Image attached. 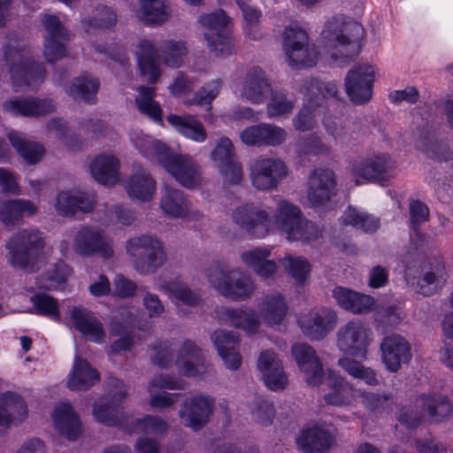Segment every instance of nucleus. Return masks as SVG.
Segmentation results:
<instances>
[{"mask_svg":"<svg viewBox=\"0 0 453 453\" xmlns=\"http://www.w3.org/2000/svg\"><path fill=\"white\" fill-rule=\"evenodd\" d=\"M288 50L284 51L288 62L293 68H305L311 67L316 65L320 51L313 44H310L309 41L303 45H298L297 47H292L289 44Z\"/></svg>","mask_w":453,"mask_h":453,"instance_id":"603ef678","label":"nucleus"},{"mask_svg":"<svg viewBox=\"0 0 453 453\" xmlns=\"http://www.w3.org/2000/svg\"><path fill=\"white\" fill-rule=\"evenodd\" d=\"M64 257H69L72 252L81 257L98 255L103 258L113 256L112 242L105 232L99 227L82 226L73 232L72 245L64 240L59 245Z\"/></svg>","mask_w":453,"mask_h":453,"instance_id":"423d86ee","label":"nucleus"},{"mask_svg":"<svg viewBox=\"0 0 453 453\" xmlns=\"http://www.w3.org/2000/svg\"><path fill=\"white\" fill-rule=\"evenodd\" d=\"M96 203V196L92 191L62 190L58 192L54 207L62 216H73L77 211L90 212Z\"/></svg>","mask_w":453,"mask_h":453,"instance_id":"4be33fe9","label":"nucleus"},{"mask_svg":"<svg viewBox=\"0 0 453 453\" xmlns=\"http://www.w3.org/2000/svg\"><path fill=\"white\" fill-rule=\"evenodd\" d=\"M372 341V331L358 319L349 321L337 332V347L340 351L362 360L366 359Z\"/></svg>","mask_w":453,"mask_h":453,"instance_id":"4468645a","label":"nucleus"},{"mask_svg":"<svg viewBox=\"0 0 453 453\" xmlns=\"http://www.w3.org/2000/svg\"><path fill=\"white\" fill-rule=\"evenodd\" d=\"M3 108L5 112L13 116L35 117L54 111L56 105L51 99L27 97L7 100Z\"/></svg>","mask_w":453,"mask_h":453,"instance_id":"72a5a7b5","label":"nucleus"},{"mask_svg":"<svg viewBox=\"0 0 453 453\" xmlns=\"http://www.w3.org/2000/svg\"><path fill=\"white\" fill-rule=\"evenodd\" d=\"M162 213L171 219H180L186 221H197L203 213L193 209L187 196L179 188L165 186L159 201Z\"/></svg>","mask_w":453,"mask_h":453,"instance_id":"dca6fc26","label":"nucleus"},{"mask_svg":"<svg viewBox=\"0 0 453 453\" xmlns=\"http://www.w3.org/2000/svg\"><path fill=\"white\" fill-rule=\"evenodd\" d=\"M280 263L297 285H303L307 281L311 265L306 258L286 256Z\"/></svg>","mask_w":453,"mask_h":453,"instance_id":"bf43d9fd","label":"nucleus"},{"mask_svg":"<svg viewBox=\"0 0 453 453\" xmlns=\"http://www.w3.org/2000/svg\"><path fill=\"white\" fill-rule=\"evenodd\" d=\"M211 339L226 368L230 371L238 370L242 361V356L236 349L239 343V335L232 331L218 329L211 334Z\"/></svg>","mask_w":453,"mask_h":453,"instance_id":"7c9ffc66","label":"nucleus"},{"mask_svg":"<svg viewBox=\"0 0 453 453\" xmlns=\"http://www.w3.org/2000/svg\"><path fill=\"white\" fill-rule=\"evenodd\" d=\"M167 121L179 134L196 142H203L207 138L203 125L191 115L170 114Z\"/></svg>","mask_w":453,"mask_h":453,"instance_id":"de8ad7c7","label":"nucleus"},{"mask_svg":"<svg viewBox=\"0 0 453 453\" xmlns=\"http://www.w3.org/2000/svg\"><path fill=\"white\" fill-rule=\"evenodd\" d=\"M98 372L89 363L76 356L68 376L67 387L71 390H88L99 381Z\"/></svg>","mask_w":453,"mask_h":453,"instance_id":"58836bf2","label":"nucleus"},{"mask_svg":"<svg viewBox=\"0 0 453 453\" xmlns=\"http://www.w3.org/2000/svg\"><path fill=\"white\" fill-rule=\"evenodd\" d=\"M295 150L299 157H328L332 154V147L316 134L298 139Z\"/></svg>","mask_w":453,"mask_h":453,"instance_id":"5fc2aeb1","label":"nucleus"},{"mask_svg":"<svg viewBox=\"0 0 453 453\" xmlns=\"http://www.w3.org/2000/svg\"><path fill=\"white\" fill-rule=\"evenodd\" d=\"M336 181L332 170L319 168L309 179L307 199L311 206L317 207L329 201L335 195Z\"/></svg>","mask_w":453,"mask_h":453,"instance_id":"cd10ccee","label":"nucleus"},{"mask_svg":"<svg viewBox=\"0 0 453 453\" xmlns=\"http://www.w3.org/2000/svg\"><path fill=\"white\" fill-rule=\"evenodd\" d=\"M301 331L311 340L326 337L337 324L336 312L326 307L313 308L297 317Z\"/></svg>","mask_w":453,"mask_h":453,"instance_id":"2eb2a0df","label":"nucleus"},{"mask_svg":"<svg viewBox=\"0 0 453 453\" xmlns=\"http://www.w3.org/2000/svg\"><path fill=\"white\" fill-rule=\"evenodd\" d=\"M159 165L185 188L195 189L203 184L201 168L188 154L176 153L169 148Z\"/></svg>","mask_w":453,"mask_h":453,"instance_id":"ddd939ff","label":"nucleus"},{"mask_svg":"<svg viewBox=\"0 0 453 453\" xmlns=\"http://www.w3.org/2000/svg\"><path fill=\"white\" fill-rule=\"evenodd\" d=\"M4 56L11 64V78L16 91L35 89L43 82V65L33 60L26 50L9 46Z\"/></svg>","mask_w":453,"mask_h":453,"instance_id":"9b49d317","label":"nucleus"},{"mask_svg":"<svg viewBox=\"0 0 453 453\" xmlns=\"http://www.w3.org/2000/svg\"><path fill=\"white\" fill-rule=\"evenodd\" d=\"M138 66L142 74L151 83H156L160 76V68L157 62L158 50L156 44L148 40L141 39L136 51Z\"/></svg>","mask_w":453,"mask_h":453,"instance_id":"4c0bfd02","label":"nucleus"},{"mask_svg":"<svg viewBox=\"0 0 453 453\" xmlns=\"http://www.w3.org/2000/svg\"><path fill=\"white\" fill-rule=\"evenodd\" d=\"M359 399L362 405L373 414L385 411L393 402L390 394H378L365 389H360Z\"/></svg>","mask_w":453,"mask_h":453,"instance_id":"0e129e2a","label":"nucleus"},{"mask_svg":"<svg viewBox=\"0 0 453 453\" xmlns=\"http://www.w3.org/2000/svg\"><path fill=\"white\" fill-rule=\"evenodd\" d=\"M291 355L308 384L319 386L323 382L326 372L316 350L311 345L305 342L295 343L291 348Z\"/></svg>","mask_w":453,"mask_h":453,"instance_id":"f3484780","label":"nucleus"},{"mask_svg":"<svg viewBox=\"0 0 453 453\" xmlns=\"http://www.w3.org/2000/svg\"><path fill=\"white\" fill-rule=\"evenodd\" d=\"M31 302L37 313L50 317L56 321L60 319L57 300L50 296L45 294L35 295L31 297Z\"/></svg>","mask_w":453,"mask_h":453,"instance_id":"774afa93","label":"nucleus"},{"mask_svg":"<svg viewBox=\"0 0 453 453\" xmlns=\"http://www.w3.org/2000/svg\"><path fill=\"white\" fill-rule=\"evenodd\" d=\"M126 250L134 269L142 274L156 272L166 262L164 244L155 235L141 234L130 238L126 243Z\"/></svg>","mask_w":453,"mask_h":453,"instance_id":"0eeeda50","label":"nucleus"},{"mask_svg":"<svg viewBox=\"0 0 453 453\" xmlns=\"http://www.w3.org/2000/svg\"><path fill=\"white\" fill-rule=\"evenodd\" d=\"M223 86L220 79H216L205 83L193 96V98H186L183 104L186 105H210L211 102L218 96Z\"/></svg>","mask_w":453,"mask_h":453,"instance_id":"69168bd1","label":"nucleus"},{"mask_svg":"<svg viewBox=\"0 0 453 453\" xmlns=\"http://www.w3.org/2000/svg\"><path fill=\"white\" fill-rule=\"evenodd\" d=\"M117 22L116 13L107 6L97 7L93 17L82 19V27L87 33L97 28H111Z\"/></svg>","mask_w":453,"mask_h":453,"instance_id":"680f3d73","label":"nucleus"},{"mask_svg":"<svg viewBox=\"0 0 453 453\" xmlns=\"http://www.w3.org/2000/svg\"><path fill=\"white\" fill-rule=\"evenodd\" d=\"M188 54L186 42L183 41L165 40L160 45V55L165 65L179 68L184 63Z\"/></svg>","mask_w":453,"mask_h":453,"instance_id":"4d7b16f0","label":"nucleus"},{"mask_svg":"<svg viewBox=\"0 0 453 453\" xmlns=\"http://www.w3.org/2000/svg\"><path fill=\"white\" fill-rule=\"evenodd\" d=\"M42 24L48 34L44 42V56L49 62H55L65 54V47L62 41L65 40L68 35L55 15L45 14Z\"/></svg>","mask_w":453,"mask_h":453,"instance_id":"c85d7f7f","label":"nucleus"},{"mask_svg":"<svg viewBox=\"0 0 453 453\" xmlns=\"http://www.w3.org/2000/svg\"><path fill=\"white\" fill-rule=\"evenodd\" d=\"M198 24L212 54L226 58L234 53V40L229 29L230 19L223 11L202 14Z\"/></svg>","mask_w":453,"mask_h":453,"instance_id":"6e6552de","label":"nucleus"},{"mask_svg":"<svg viewBox=\"0 0 453 453\" xmlns=\"http://www.w3.org/2000/svg\"><path fill=\"white\" fill-rule=\"evenodd\" d=\"M37 212V206L27 199H12L0 203V221L6 226L20 222Z\"/></svg>","mask_w":453,"mask_h":453,"instance_id":"37998d69","label":"nucleus"},{"mask_svg":"<svg viewBox=\"0 0 453 453\" xmlns=\"http://www.w3.org/2000/svg\"><path fill=\"white\" fill-rule=\"evenodd\" d=\"M231 219L235 225L252 236L263 238L266 235V211L252 203L235 207L231 213Z\"/></svg>","mask_w":453,"mask_h":453,"instance_id":"412c9836","label":"nucleus"},{"mask_svg":"<svg viewBox=\"0 0 453 453\" xmlns=\"http://www.w3.org/2000/svg\"><path fill=\"white\" fill-rule=\"evenodd\" d=\"M51 418L55 429L69 441L76 440L82 434L81 421L70 403L56 404Z\"/></svg>","mask_w":453,"mask_h":453,"instance_id":"473e14b6","label":"nucleus"},{"mask_svg":"<svg viewBox=\"0 0 453 453\" xmlns=\"http://www.w3.org/2000/svg\"><path fill=\"white\" fill-rule=\"evenodd\" d=\"M156 187L154 178L145 169L138 167L127 180L126 189L131 198L147 202L154 196Z\"/></svg>","mask_w":453,"mask_h":453,"instance_id":"a19ab883","label":"nucleus"},{"mask_svg":"<svg viewBox=\"0 0 453 453\" xmlns=\"http://www.w3.org/2000/svg\"><path fill=\"white\" fill-rule=\"evenodd\" d=\"M73 273L72 268L64 262H58L50 272V274L44 278L42 277L37 281L39 289L54 290L60 288Z\"/></svg>","mask_w":453,"mask_h":453,"instance_id":"052dcab7","label":"nucleus"},{"mask_svg":"<svg viewBox=\"0 0 453 453\" xmlns=\"http://www.w3.org/2000/svg\"><path fill=\"white\" fill-rule=\"evenodd\" d=\"M304 104L294 117L292 123L296 131H312L318 127V119L326 116V98L336 97L338 88L334 82H322L317 79L306 81L303 88Z\"/></svg>","mask_w":453,"mask_h":453,"instance_id":"20e7f679","label":"nucleus"},{"mask_svg":"<svg viewBox=\"0 0 453 453\" xmlns=\"http://www.w3.org/2000/svg\"><path fill=\"white\" fill-rule=\"evenodd\" d=\"M288 138V132L281 127L270 123H259L245 127L240 133V140L251 147H279Z\"/></svg>","mask_w":453,"mask_h":453,"instance_id":"a211bd4d","label":"nucleus"},{"mask_svg":"<svg viewBox=\"0 0 453 453\" xmlns=\"http://www.w3.org/2000/svg\"><path fill=\"white\" fill-rule=\"evenodd\" d=\"M99 88V81L88 74L81 75L73 79L65 87V93L73 99H81L88 104H93Z\"/></svg>","mask_w":453,"mask_h":453,"instance_id":"3c124183","label":"nucleus"},{"mask_svg":"<svg viewBox=\"0 0 453 453\" xmlns=\"http://www.w3.org/2000/svg\"><path fill=\"white\" fill-rule=\"evenodd\" d=\"M129 139L134 149L143 157L158 164L169 150L164 142L143 134L141 130L131 131Z\"/></svg>","mask_w":453,"mask_h":453,"instance_id":"79ce46f5","label":"nucleus"},{"mask_svg":"<svg viewBox=\"0 0 453 453\" xmlns=\"http://www.w3.org/2000/svg\"><path fill=\"white\" fill-rule=\"evenodd\" d=\"M288 174L286 163L279 157H259L255 158L249 167L250 183L259 191L277 189Z\"/></svg>","mask_w":453,"mask_h":453,"instance_id":"f8f14e48","label":"nucleus"},{"mask_svg":"<svg viewBox=\"0 0 453 453\" xmlns=\"http://www.w3.org/2000/svg\"><path fill=\"white\" fill-rule=\"evenodd\" d=\"M7 135L12 147L27 164H36L42 158L45 150L42 144L27 140L17 131H10Z\"/></svg>","mask_w":453,"mask_h":453,"instance_id":"8fccbe9b","label":"nucleus"},{"mask_svg":"<svg viewBox=\"0 0 453 453\" xmlns=\"http://www.w3.org/2000/svg\"><path fill=\"white\" fill-rule=\"evenodd\" d=\"M176 369L180 375L188 378H201L208 371L202 350L191 341H185L180 349Z\"/></svg>","mask_w":453,"mask_h":453,"instance_id":"a878e982","label":"nucleus"},{"mask_svg":"<svg viewBox=\"0 0 453 453\" xmlns=\"http://www.w3.org/2000/svg\"><path fill=\"white\" fill-rule=\"evenodd\" d=\"M213 401L209 396L195 395L183 402L179 416L184 426L199 430L209 421Z\"/></svg>","mask_w":453,"mask_h":453,"instance_id":"5701e85b","label":"nucleus"},{"mask_svg":"<svg viewBox=\"0 0 453 453\" xmlns=\"http://www.w3.org/2000/svg\"><path fill=\"white\" fill-rule=\"evenodd\" d=\"M272 93V84L262 68L253 66L246 71L239 88V94L242 99L261 104Z\"/></svg>","mask_w":453,"mask_h":453,"instance_id":"aec40b11","label":"nucleus"},{"mask_svg":"<svg viewBox=\"0 0 453 453\" xmlns=\"http://www.w3.org/2000/svg\"><path fill=\"white\" fill-rule=\"evenodd\" d=\"M362 27L354 21H346L342 17L328 19L320 35L323 50L333 59L347 56V48L362 35Z\"/></svg>","mask_w":453,"mask_h":453,"instance_id":"1a4fd4ad","label":"nucleus"},{"mask_svg":"<svg viewBox=\"0 0 453 453\" xmlns=\"http://www.w3.org/2000/svg\"><path fill=\"white\" fill-rule=\"evenodd\" d=\"M206 277L220 296L234 302L250 299L257 288L252 278L239 269L216 265L206 271Z\"/></svg>","mask_w":453,"mask_h":453,"instance_id":"39448f33","label":"nucleus"},{"mask_svg":"<svg viewBox=\"0 0 453 453\" xmlns=\"http://www.w3.org/2000/svg\"><path fill=\"white\" fill-rule=\"evenodd\" d=\"M211 157L217 167L236 159L234 147L231 140L227 137L219 139L211 153Z\"/></svg>","mask_w":453,"mask_h":453,"instance_id":"338daca9","label":"nucleus"},{"mask_svg":"<svg viewBox=\"0 0 453 453\" xmlns=\"http://www.w3.org/2000/svg\"><path fill=\"white\" fill-rule=\"evenodd\" d=\"M108 386V397L96 402L93 407V417L97 422L108 426H119L130 433L162 434L166 432L168 424L157 416L145 415L129 425L120 412L121 403L127 395V386L116 378L110 379Z\"/></svg>","mask_w":453,"mask_h":453,"instance_id":"f257e3e1","label":"nucleus"},{"mask_svg":"<svg viewBox=\"0 0 453 453\" xmlns=\"http://www.w3.org/2000/svg\"><path fill=\"white\" fill-rule=\"evenodd\" d=\"M416 408H421L434 421H441L449 418L452 412V405L449 398L441 395H422L416 400Z\"/></svg>","mask_w":453,"mask_h":453,"instance_id":"09e8293b","label":"nucleus"},{"mask_svg":"<svg viewBox=\"0 0 453 453\" xmlns=\"http://www.w3.org/2000/svg\"><path fill=\"white\" fill-rule=\"evenodd\" d=\"M445 268L441 259L425 263L422 265V274L418 280L415 291L429 296L436 293L446 280Z\"/></svg>","mask_w":453,"mask_h":453,"instance_id":"e433bc0d","label":"nucleus"},{"mask_svg":"<svg viewBox=\"0 0 453 453\" xmlns=\"http://www.w3.org/2000/svg\"><path fill=\"white\" fill-rule=\"evenodd\" d=\"M334 441L330 427L314 425L302 430L296 438V444L303 453H326Z\"/></svg>","mask_w":453,"mask_h":453,"instance_id":"c756f323","label":"nucleus"},{"mask_svg":"<svg viewBox=\"0 0 453 453\" xmlns=\"http://www.w3.org/2000/svg\"><path fill=\"white\" fill-rule=\"evenodd\" d=\"M261 318L269 325H279L286 317L288 305L285 297L278 291H271L257 303Z\"/></svg>","mask_w":453,"mask_h":453,"instance_id":"ea45409f","label":"nucleus"},{"mask_svg":"<svg viewBox=\"0 0 453 453\" xmlns=\"http://www.w3.org/2000/svg\"><path fill=\"white\" fill-rule=\"evenodd\" d=\"M5 246L8 250V261L13 267L34 272L45 262V236L36 228L18 231Z\"/></svg>","mask_w":453,"mask_h":453,"instance_id":"7ed1b4c3","label":"nucleus"},{"mask_svg":"<svg viewBox=\"0 0 453 453\" xmlns=\"http://www.w3.org/2000/svg\"><path fill=\"white\" fill-rule=\"evenodd\" d=\"M70 319L73 326L88 340L96 343L104 342L106 334L103 325L89 311L73 307L70 312Z\"/></svg>","mask_w":453,"mask_h":453,"instance_id":"f704fd0d","label":"nucleus"},{"mask_svg":"<svg viewBox=\"0 0 453 453\" xmlns=\"http://www.w3.org/2000/svg\"><path fill=\"white\" fill-rule=\"evenodd\" d=\"M375 69L370 65L351 69L345 78V88L349 99L356 104L369 101L372 94Z\"/></svg>","mask_w":453,"mask_h":453,"instance_id":"6ab92c4d","label":"nucleus"},{"mask_svg":"<svg viewBox=\"0 0 453 453\" xmlns=\"http://www.w3.org/2000/svg\"><path fill=\"white\" fill-rule=\"evenodd\" d=\"M322 125L336 145H348L352 142L351 131L340 119L324 116Z\"/></svg>","mask_w":453,"mask_h":453,"instance_id":"e2e57ef3","label":"nucleus"},{"mask_svg":"<svg viewBox=\"0 0 453 453\" xmlns=\"http://www.w3.org/2000/svg\"><path fill=\"white\" fill-rule=\"evenodd\" d=\"M382 362L386 368L395 372L402 364H407L411 359V345L407 340L400 334H393L386 336L380 343Z\"/></svg>","mask_w":453,"mask_h":453,"instance_id":"393cba45","label":"nucleus"},{"mask_svg":"<svg viewBox=\"0 0 453 453\" xmlns=\"http://www.w3.org/2000/svg\"><path fill=\"white\" fill-rule=\"evenodd\" d=\"M27 417L25 400L18 394L6 392L0 395V426L9 427Z\"/></svg>","mask_w":453,"mask_h":453,"instance_id":"c9c22d12","label":"nucleus"},{"mask_svg":"<svg viewBox=\"0 0 453 453\" xmlns=\"http://www.w3.org/2000/svg\"><path fill=\"white\" fill-rule=\"evenodd\" d=\"M330 391L324 395L326 404L334 406H352L359 398L361 388H356L345 378L332 370L326 372Z\"/></svg>","mask_w":453,"mask_h":453,"instance_id":"bb28decb","label":"nucleus"},{"mask_svg":"<svg viewBox=\"0 0 453 453\" xmlns=\"http://www.w3.org/2000/svg\"><path fill=\"white\" fill-rule=\"evenodd\" d=\"M266 235L278 230L290 242L311 243L321 236L319 227L306 219L301 210L293 203L281 199L276 203L273 215L266 211Z\"/></svg>","mask_w":453,"mask_h":453,"instance_id":"f03ea898","label":"nucleus"},{"mask_svg":"<svg viewBox=\"0 0 453 453\" xmlns=\"http://www.w3.org/2000/svg\"><path fill=\"white\" fill-rule=\"evenodd\" d=\"M134 14L147 26L160 25L170 16L164 0H139V7L134 11Z\"/></svg>","mask_w":453,"mask_h":453,"instance_id":"49530a36","label":"nucleus"},{"mask_svg":"<svg viewBox=\"0 0 453 453\" xmlns=\"http://www.w3.org/2000/svg\"><path fill=\"white\" fill-rule=\"evenodd\" d=\"M338 365L349 376L354 379L364 380L369 386H377L379 379L376 372L371 367L363 365L360 362L350 357H343L338 360Z\"/></svg>","mask_w":453,"mask_h":453,"instance_id":"13d9d810","label":"nucleus"},{"mask_svg":"<svg viewBox=\"0 0 453 453\" xmlns=\"http://www.w3.org/2000/svg\"><path fill=\"white\" fill-rule=\"evenodd\" d=\"M138 92L139 95L135 99L138 111L155 122H162L163 111L160 104L154 99L155 89L142 86L138 88Z\"/></svg>","mask_w":453,"mask_h":453,"instance_id":"864d4df0","label":"nucleus"},{"mask_svg":"<svg viewBox=\"0 0 453 453\" xmlns=\"http://www.w3.org/2000/svg\"><path fill=\"white\" fill-rule=\"evenodd\" d=\"M396 163L388 153H375L355 159L349 174L356 185L385 183L395 178Z\"/></svg>","mask_w":453,"mask_h":453,"instance_id":"9d476101","label":"nucleus"},{"mask_svg":"<svg viewBox=\"0 0 453 453\" xmlns=\"http://www.w3.org/2000/svg\"><path fill=\"white\" fill-rule=\"evenodd\" d=\"M270 250L265 248H253L243 251L242 261L258 276L268 278L275 273L277 265L273 260L268 259Z\"/></svg>","mask_w":453,"mask_h":453,"instance_id":"a18cd8bd","label":"nucleus"},{"mask_svg":"<svg viewBox=\"0 0 453 453\" xmlns=\"http://www.w3.org/2000/svg\"><path fill=\"white\" fill-rule=\"evenodd\" d=\"M219 319L226 324L241 328L249 334L257 333L260 326L256 312L247 308L224 309L219 314Z\"/></svg>","mask_w":453,"mask_h":453,"instance_id":"c03bdc74","label":"nucleus"},{"mask_svg":"<svg viewBox=\"0 0 453 453\" xmlns=\"http://www.w3.org/2000/svg\"><path fill=\"white\" fill-rule=\"evenodd\" d=\"M156 284L157 289L168 296L180 313L186 314V308L198 306L202 302L200 292L191 289L181 280H173L167 281L165 279L159 278Z\"/></svg>","mask_w":453,"mask_h":453,"instance_id":"b1692460","label":"nucleus"},{"mask_svg":"<svg viewBox=\"0 0 453 453\" xmlns=\"http://www.w3.org/2000/svg\"><path fill=\"white\" fill-rule=\"evenodd\" d=\"M341 221L343 225L351 226L365 233H373L380 226V220L376 217L350 206L343 212Z\"/></svg>","mask_w":453,"mask_h":453,"instance_id":"6e6d98bb","label":"nucleus"},{"mask_svg":"<svg viewBox=\"0 0 453 453\" xmlns=\"http://www.w3.org/2000/svg\"><path fill=\"white\" fill-rule=\"evenodd\" d=\"M92 178L104 186H114L120 180V162L112 153L103 152L89 162Z\"/></svg>","mask_w":453,"mask_h":453,"instance_id":"2f4dec72","label":"nucleus"}]
</instances>
